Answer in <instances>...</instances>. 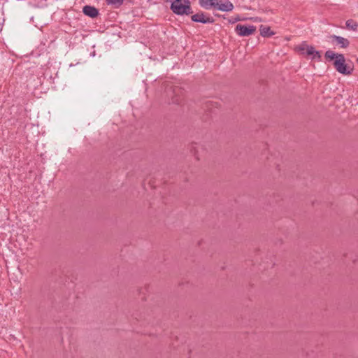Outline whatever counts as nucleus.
I'll use <instances>...</instances> for the list:
<instances>
[{"mask_svg": "<svg viewBox=\"0 0 358 358\" xmlns=\"http://www.w3.org/2000/svg\"><path fill=\"white\" fill-rule=\"evenodd\" d=\"M191 19L195 22H201L203 24L213 23L214 22V19L212 17H210L202 12L197 13L192 15Z\"/></svg>", "mask_w": 358, "mask_h": 358, "instance_id": "39448f33", "label": "nucleus"}, {"mask_svg": "<svg viewBox=\"0 0 358 358\" xmlns=\"http://www.w3.org/2000/svg\"><path fill=\"white\" fill-rule=\"evenodd\" d=\"M357 62H358V58H357Z\"/></svg>", "mask_w": 358, "mask_h": 358, "instance_id": "f8f14e48", "label": "nucleus"}, {"mask_svg": "<svg viewBox=\"0 0 358 358\" xmlns=\"http://www.w3.org/2000/svg\"><path fill=\"white\" fill-rule=\"evenodd\" d=\"M199 3L200 6L207 10L215 8L224 12L231 11L234 8L233 3L228 0H199Z\"/></svg>", "mask_w": 358, "mask_h": 358, "instance_id": "f03ea898", "label": "nucleus"}, {"mask_svg": "<svg viewBox=\"0 0 358 358\" xmlns=\"http://www.w3.org/2000/svg\"><path fill=\"white\" fill-rule=\"evenodd\" d=\"M325 57L330 61H334V66L336 70L343 75H350L353 71V66L345 62L343 55L335 53L332 50L325 52Z\"/></svg>", "mask_w": 358, "mask_h": 358, "instance_id": "f257e3e1", "label": "nucleus"}, {"mask_svg": "<svg viewBox=\"0 0 358 358\" xmlns=\"http://www.w3.org/2000/svg\"><path fill=\"white\" fill-rule=\"evenodd\" d=\"M345 25L348 29H352L353 31L357 30L358 27V24L352 20H347L345 22Z\"/></svg>", "mask_w": 358, "mask_h": 358, "instance_id": "1a4fd4ad", "label": "nucleus"}, {"mask_svg": "<svg viewBox=\"0 0 358 358\" xmlns=\"http://www.w3.org/2000/svg\"><path fill=\"white\" fill-rule=\"evenodd\" d=\"M83 13L89 17H95L98 15L99 11L98 10L91 6H85L83 9Z\"/></svg>", "mask_w": 358, "mask_h": 358, "instance_id": "0eeeda50", "label": "nucleus"}, {"mask_svg": "<svg viewBox=\"0 0 358 358\" xmlns=\"http://www.w3.org/2000/svg\"><path fill=\"white\" fill-rule=\"evenodd\" d=\"M331 38L334 41H336L338 45H339L342 48H347L350 44L349 41L347 38H343L342 36L333 35L331 36Z\"/></svg>", "mask_w": 358, "mask_h": 358, "instance_id": "423d86ee", "label": "nucleus"}, {"mask_svg": "<svg viewBox=\"0 0 358 358\" xmlns=\"http://www.w3.org/2000/svg\"><path fill=\"white\" fill-rule=\"evenodd\" d=\"M108 4H111L115 7H119L123 3V0H106Z\"/></svg>", "mask_w": 358, "mask_h": 358, "instance_id": "9d476101", "label": "nucleus"}, {"mask_svg": "<svg viewBox=\"0 0 358 358\" xmlns=\"http://www.w3.org/2000/svg\"><path fill=\"white\" fill-rule=\"evenodd\" d=\"M260 34L262 36H271L273 35V32L271 31V29L269 27L266 26H261L260 27Z\"/></svg>", "mask_w": 358, "mask_h": 358, "instance_id": "6e6552de", "label": "nucleus"}, {"mask_svg": "<svg viewBox=\"0 0 358 358\" xmlns=\"http://www.w3.org/2000/svg\"><path fill=\"white\" fill-rule=\"evenodd\" d=\"M295 50L300 55L310 57L311 59L320 60L321 58L320 52L315 50V48L309 45L306 42H303L295 47Z\"/></svg>", "mask_w": 358, "mask_h": 358, "instance_id": "7ed1b4c3", "label": "nucleus"}, {"mask_svg": "<svg viewBox=\"0 0 358 358\" xmlns=\"http://www.w3.org/2000/svg\"><path fill=\"white\" fill-rule=\"evenodd\" d=\"M256 27L253 25H243L238 24L235 28L236 33L240 36H248L255 34Z\"/></svg>", "mask_w": 358, "mask_h": 358, "instance_id": "20e7f679", "label": "nucleus"}, {"mask_svg": "<svg viewBox=\"0 0 358 358\" xmlns=\"http://www.w3.org/2000/svg\"><path fill=\"white\" fill-rule=\"evenodd\" d=\"M241 20H242V19L241 18V17L239 15L233 16L228 19V22L231 24H234L236 22H239Z\"/></svg>", "mask_w": 358, "mask_h": 358, "instance_id": "9b49d317", "label": "nucleus"}]
</instances>
